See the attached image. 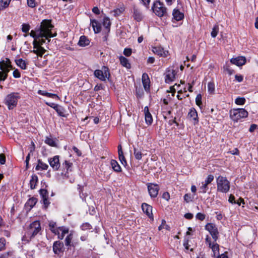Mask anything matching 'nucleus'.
Instances as JSON below:
<instances>
[{
	"mask_svg": "<svg viewBox=\"0 0 258 258\" xmlns=\"http://www.w3.org/2000/svg\"><path fill=\"white\" fill-rule=\"evenodd\" d=\"M188 117L194 121L195 124L198 122V113L195 109H190L188 113Z\"/></svg>",
	"mask_w": 258,
	"mask_h": 258,
	"instance_id": "obj_22",
	"label": "nucleus"
},
{
	"mask_svg": "<svg viewBox=\"0 0 258 258\" xmlns=\"http://www.w3.org/2000/svg\"><path fill=\"white\" fill-rule=\"evenodd\" d=\"M7 74H5L2 71H0V81H5L7 78Z\"/></svg>",
	"mask_w": 258,
	"mask_h": 258,
	"instance_id": "obj_54",
	"label": "nucleus"
},
{
	"mask_svg": "<svg viewBox=\"0 0 258 258\" xmlns=\"http://www.w3.org/2000/svg\"><path fill=\"white\" fill-rule=\"evenodd\" d=\"M172 15L173 18L177 21L181 20L184 17L183 14L176 9H174L173 11Z\"/></svg>",
	"mask_w": 258,
	"mask_h": 258,
	"instance_id": "obj_23",
	"label": "nucleus"
},
{
	"mask_svg": "<svg viewBox=\"0 0 258 258\" xmlns=\"http://www.w3.org/2000/svg\"><path fill=\"white\" fill-rule=\"evenodd\" d=\"M45 143L51 147H56V143L54 139L46 137Z\"/></svg>",
	"mask_w": 258,
	"mask_h": 258,
	"instance_id": "obj_35",
	"label": "nucleus"
},
{
	"mask_svg": "<svg viewBox=\"0 0 258 258\" xmlns=\"http://www.w3.org/2000/svg\"><path fill=\"white\" fill-rule=\"evenodd\" d=\"M145 119L146 123L148 125L152 124L153 122V118L151 114L149 112V108L146 106L144 108Z\"/></svg>",
	"mask_w": 258,
	"mask_h": 258,
	"instance_id": "obj_17",
	"label": "nucleus"
},
{
	"mask_svg": "<svg viewBox=\"0 0 258 258\" xmlns=\"http://www.w3.org/2000/svg\"><path fill=\"white\" fill-rule=\"evenodd\" d=\"M162 198L165 200L168 201L170 198L169 194L168 192H165L162 195Z\"/></svg>",
	"mask_w": 258,
	"mask_h": 258,
	"instance_id": "obj_62",
	"label": "nucleus"
},
{
	"mask_svg": "<svg viewBox=\"0 0 258 258\" xmlns=\"http://www.w3.org/2000/svg\"><path fill=\"white\" fill-rule=\"evenodd\" d=\"M219 32V26L218 25H215L214 26L212 31L211 32V36L213 38H215Z\"/></svg>",
	"mask_w": 258,
	"mask_h": 258,
	"instance_id": "obj_38",
	"label": "nucleus"
},
{
	"mask_svg": "<svg viewBox=\"0 0 258 258\" xmlns=\"http://www.w3.org/2000/svg\"><path fill=\"white\" fill-rule=\"evenodd\" d=\"M73 164L68 161H65L64 163H62V167L64 169L67 170V171H71V169Z\"/></svg>",
	"mask_w": 258,
	"mask_h": 258,
	"instance_id": "obj_37",
	"label": "nucleus"
},
{
	"mask_svg": "<svg viewBox=\"0 0 258 258\" xmlns=\"http://www.w3.org/2000/svg\"><path fill=\"white\" fill-rule=\"evenodd\" d=\"M13 76L15 78H19L21 77L20 73L18 70L16 69L13 72Z\"/></svg>",
	"mask_w": 258,
	"mask_h": 258,
	"instance_id": "obj_56",
	"label": "nucleus"
},
{
	"mask_svg": "<svg viewBox=\"0 0 258 258\" xmlns=\"http://www.w3.org/2000/svg\"><path fill=\"white\" fill-rule=\"evenodd\" d=\"M41 230L40 223L38 221H35L30 224L23 239H27L30 240L34 237Z\"/></svg>",
	"mask_w": 258,
	"mask_h": 258,
	"instance_id": "obj_2",
	"label": "nucleus"
},
{
	"mask_svg": "<svg viewBox=\"0 0 258 258\" xmlns=\"http://www.w3.org/2000/svg\"><path fill=\"white\" fill-rule=\"evenodd\" d=\"M219 246L218 244L213 242L211 245V246H210L209 247L211 248L212 251L215 253L216 251H219Z\"/></svg>",
	"mask_w": 258,
	"mask_h": 258,
	"instance_id": "obj_47",
	"label": "nucleus"
},
{
	"mask_svg": "<svg viewBox=\"0 0 258 258\" xmlns=\"http://www.w3.org/2000/svg\"><path fill=\"white\" fill-rule=\"evenodd\" d=\"M245 99L244 97H237L235 100V103L237 105H242L245 103Z\"/></svg>",
	"mask_w": 258,
	"mask_h": 258,
	"instance_id": "obj_40",
	"label": "nucleus"
},
{
	"mask_svg": "<svg viewBox=\"0 0 258 258\" xmlns=\"http://www.w3.org/2000/svg\"><path fill=\"white\" fill-rule=\"evenodd\" d=\"M228 201L231 204H235L236 203V201L235 200V197L232 195H230Z\"/></svg>",
	"mask_w": 258,
	"mask_h": 258,
	"instance_id": "obj_59",
	"label": "nucleus"
},
{
	"mask_svg": "<svg viewBox=\"0 0 258 258\" xmlns=\"http://www.w3.org/2000/svg\"><path fill=\"white\" fill-rule=\"evenodd\" d=\"M39 192L42 199L48 198V192L47 190L45 189H41L39 190Z\"/></svg>",
	"mask_w": 258,
	"mask_h": 258,
	"instance_id": "obj_43",
	"label": "nucleus"
},
{
	"mask_svg": "<svg viewBox=\"0 0 258 258\" xmlns=\"http://www.w3.org/2000/svg\"><path fill=\"white\" fill-rule=\"evenodd\" d=\"M91 24L95 33H98L100 32L101 30V24L98 22V21L94 19H91Z\"/></svg>",
	"mask_w": 258,
	"mask_h": 258,
	"instance_id": "obj_19",
	"label": "nucleus"
},
{
	"mask_svg": "<svg viewBox=\"0 0 258 258\" xmlns=\"http://www.w3.org/2000/svg\"><path fill=\"white\" fill-rule=\"evenodd\" d=\"M235 79L238 82H241L243 80V76H241V75H236L235 76Z\"/></svg>",
	"mask_w": 258,
	"mask_h": 258,
	"instance_id": "obj_64",
	"label": "nucleus"
},
{
	"mask_svg": "<svg viewBox=\"0 0 258 258\" xmlns=\"http://www.w3.org/2000/svg\"><path fill=\"white\" fill-rule=\"evenodd\" d=\"M152 51L155 54L162 57H166L168 54V52L165 51L161 46L153 47Z\"/></svg>",
	"mask_w": 258,
	"mask_h": 258,
	"instance_id": "obj_16",
	"label": "nucleus"
},
{
	"mask_svg": "<svg viewBox=\"0 0 258 258\" xmlns=\"http://www.w3.org/2000/svg\"><path fill=\"white\" fill-rule=\"evenodd\" d=\"M102 25L104 27L107 35L109 33L110 30L111 22L109 18L107 17H105L103 19Z\"/></svg>",
	"mask_w": 258,
	"mask_h": 258,
	"instance_id": "obj_18",
	"label": "nucleus"
},
{
	"mask_svg": "<svg viewBox=\"0 0 258 258\" xmlns=\"http://www.w3.org/2000/svg\"><path fill=\"white\" fill-rule=\"evenodd\" d=\"M248 112L243 108L233 109L230 111V118L234 121H237L242 118L248 116Z\"/></svg>",
	"mask_w": 258,
	"mask_h": 258,
	"instance_id": "obj_4",
	"label": "nucleus"
},
{
	"mask_svg": "<svg viewBox=\"0 0 258 258\" xmlns=\"http://www.w3.org/2000/svg\"><path fill=\"white\" fill-rule=\"evenodd\" d=\"M134 155L135 157V158L137 160H140L142 159V155H143V154L142 153V150L141 149H138L137 148H134Z\"/></svg>",
	"mask_w": 258,
	"mask_h": 258,
	"instance_id": "obj_29",
	"label": "nucleus"
},
{
	"mask_svg": "<svg viewBox=\"0 0 258 258\" xmlns=\"http://www.w3.org/2000/svg\"><path fill=\"white\" fill-rule=\"evenodd\" d=\"M208 190V185L204 182H202V185L199 188V192L205 194Z\"/></svg>",
	"mask_w": 258,
	"mask_h": 258,
	"instance_id": "obj_36",
	"label": "nucleus"
},
{
	"mask_svg": "<svg viewBox=\"0 0 258 258\" xmlns=\"http://www.w3.org/2000/svg\"><path fill=\"white\" fill-rule=\"evenodd\" d=\"M149 193L152 198H156L158 194L159 188L156 184L149 183L148 184Z\"/></svg>",
	"mask_w": 258,
	"mask_h": 258,
	"instance_id": "obj_12",
	"label": "nucleus"
},
{
	"mask_svg": "<svg viewBox=\"0 0 258 258\" xmlns=\"http://www.w3.org/2000/svg\"><path fill=\"white\" fill-rule=\"evenodd\" d=\"M214 178V177L213 175H209L204 182L208 185L213 181Z\"/></svg>",
	"mask_w": 258,
	"mask_h": 258,
	"instance_id": "obj_46",
	"label": "nucleus"
},
{
	"mask_svg": "<svg viewBox=\"0 0 258 258\" xmlns=\"http://www.w3.org/2000/svg\"><path fill=\"white\" fill-rule=\"evenodd\" d=\"M6 239L4 238H0V251H2L6 248Z\"/></svg>",
	"mask_w": 258,
	"mask_h": 258,
	"instance_id": "obj_42",
	"label": "nucleus"
},
{
	"mask_svg": "<svg viewBox=\"0 0 258 258\" xmlns=\"http://www.w3.org/2000/svg\"><path fill=\"white\" fill-rule=\"evenodd\" d=\"M56 112L60 116H64L63 108L60 106L58 109H56Z\"/></svg>",
	"mask_w": 258,
	"mask_h": 258,
	"instance_id": "obj_53",
	"label": "nucleus"
},
{
	"mask_svg": "<svg viewBox=\"0 0 258 258\" xmlns=\"http://www.w3.org/2000/svg\"><path fill=\"white\" fill-rule=\"evenodd\" d=\"M73 234L70 233V234H69L66 238L65 239V240H64V242H65V245L66 246H71V243H72V240L73 239Z\"/></svg>",
	"mask_w": 258,
	"mask_h": 258,
	"instance_id": "obj_39",
	"label": "nucleus"
},
{
	"mask_svg": "<svg viewBox=\"0 0 258 258\" xmlns=\"http://www.w3.org/2000/svg\"><path fill=\"white\" fill-rule=\"evenodd\" d=\"M49 162L50 166L54 170H57L60 167L58 156H55L53 158H50Z\"/></svg>",
	"mask_w": 258,
	"mask_h": 258,
	"instance_id": "obj_14",
	"label": "nucleus"
},
{
	"mask_svg": "<svg viewBox=\"0 0 258 258\" xmlns=\"http://www.w3.org/2000/svg\"><path fill=\"white\" fill-rule=\"evenodd\" d=\"M42 200L43 201V204L45 206V208H47V206L49 205V204H50V203L49 202L48 200V198H42Z\"/></svg>",
	"mask_w": 258,
	"mask_h": 258,
	"instance_id": "obj_61",
	"label": "nucleus"
},
{
	"mask_svg": "<svg viewBox=\"0 0 258 258\" xmlns=\"http://www.w3.org/2000/svg\"><path fill=\"white\" fill-rule=\"evenodd\" d=\"M9 0H1L0 1V10H3L8 7L10 4Z\"/></svg>",
	"mask_w": 258,
	"mask_h": 258,
	"instance_id": "obj_34",
	"label": "nucleus"
},
{
	"mask_svg": "<svg viewBox=\"0 0 258 258\" xmlns=\"http://www.w3.org/2000/svg\"><path fill=\"white\" fill-rule=\"evenodd\" d=\"M64 250L63 242L60 241H56L53 244V251L55 254H59L63 252Z\"/></svg>",
	"mask_w": 258,
	"mask_h": 258,
	"instance_id": "obj_11",
	"label": "nucleus"
},
{
	"mask_svg": "<svg viewBox=\"0 0 258 258\" xmlns=\"http://www.w3.org/2000/svg\"><path fill=\"white\" fill-rule=\"evenodd\" d=\"M39 28L36 30V31L31 30L30 33V36L34 38V40H36V38L38 36Z\"/></svg>",
	"mask_w": 258,
	"mask_h": 258,
	"instance_id": "obj_44",
	"label": "nucleus"
},
{
	"mask_svg": "<svg viewBox=\"0 0 258 258\" xmlns=\"http://www.w3.org/2000/svg\"><path fill=\"white\" fill-rule=\"evenodd\" d=\"M133 10L134 19L138 22L141 21L143 19V15L141 11L135 7L134 8Z\"/></svg>",
	"mask_w": 258,
	"mask_h": 258,
	"instance_id": "obj_24",
	"label": "nucleus"
},
{
	"mask_svg": "<svg viewBox=\"0 0 258 258\" xmlns=\"http://www.w3.org/2000/svg\"><path fill=\"white\" fill-rule=\"evenodd\" d=\"M176 73L175 71L171 67L168 68L165 74V82L166 83L169 84L171 82L174 81L175 79V76Z\"/></svg>",
	"mask_w": 258,
	"mask_h": 258,
	"instance_id": "obj_9",
	"label": "nucleus"
},
{
	"mask_svg": "<svg viewBox=\"0 0 258 258\" xmlns=\"http://www.w3.org/2000/svg\"><path fill=\"white\" fill-rule=\"evenodd\" d=\"M38 182V176L36 174H33L31 176V179L30 180V187L31 189L35 188L37 183Z\"/></svg>",
	"mask_w": 258,
	"mask_h": 258,
	"instance_id": "obj_26",
	"label": "nucleus"
},
{
	"mask_svg": "<svg viewBox=\"0 0 258 258\" xmlns=\"http://www.w3.org/2000/svg\"><path fill=\"white\" fill-rule=\"evenodd\" d=\"M208 89L210 93L213 94L215 91V85L213 82H209L208 84Z\"/></svg>",
	"mask_w": 258,
	"mask_h": 258,
	"instance_id": "obj_41",
	"label": "nucleus"
},
{
	"mask_svg": "<svg viewBox=\"0 0 258 258\" xmlns=\"http://www.w3.org/2000/svg\"><path fill=\"white\" fill-rule=\"evenodd\" d=\"M217 190L222 192H227L230 188V184L226 177L219 176L217 178Z\"/></svg>",
	"mask_w": 258,
	"mask_h": 258,
	"instance_id": "obj_5",
	"label": "nucleus"
},
{
	"mask_svg": "<svg viewBox=\"0 0 258 258\" xmlns=\"http://www.w3.org/2000/svg\"><path fill=\"white\" fill-rule=\"evenodd\" d=\"M49 229L51 231L55 234L58 233V230H59L58 227H56V222L51 221L49 223Z\"/></svg>",
	"mask_w": 258,
	"mask_h": 258,
	"instance_id": "obj_28",
	"label": "nucleus"
},
{
	"mask_svg": "<svg viewBox=\"0 0 258 258\" xmlns=\"http://www.w3.org/2000/svg\"><path fill=\"white\" fill-rule=\"evenodd\" d=\"M90 43L89 40L85 36H81L78 42V45L80 46L84 47Z\"/></svg>",
	"mask_w": 258,
	"mask_h": 258,
	"instance_id": "obj_25",
	"label": "nucleus"
},
{
	"mask_svg": "<svg viewBox=\"0 0 258 258\" xmlns=\"http://www.w3.org/2000/svg\"><path fill=\"white\" fill-rule=\"evenodd\" d=\"M120 63L124 67L130 69L131 68V64L128 62V60L124 56H121L119 57Z\"/></svg>",
	"mask_w": 258,
	"mask_h": 258,
	"instance_id": "obj_30",
	"label": "nucleus"
},
{
	"mask_svg": "<svg viewBox=\"0 0 258 258\" xmlns=\"http://www.w3.org/2000/svg\"><path fill=\"white\" fill-rule=\"evenodd\" d=\"M19 98V93H12L6 97L5 100V104L8 106L9 109H12L16 106Z\"/></svg>",
	"mask_w": 258,
	"mask_h": 258,
	"instance_id": "obj_6",
	"label": "nucleus"
},
{
	"mask_svg": "<svg viewBox=\"0 0 258 258\" xmlns=\"http://www.w3.org/2000/svg\"><path fill=\"white\" fill-rule=\"evenodd\" d=\"M184 200L185 201H186L187 203L189 202L190 201H191L192 200L191 199V197L189 194H186L184 196Z\"/></svg>",
	"mask_w": 258,
	"mask_h": 258,
	"instance_id": "obj_58",
	"label": "nucleus"
},
{
	"mask_svg": "<svg viewBox=\"0 0 258 258\" xmlns=\"http://www.w3.org/2000/svg\"><path fill=\"white\" fill-rule=\"evenodd\" d=\"M6 163V157L4 154H0V163L4 164Z\"/></svg>",
	"mask_w": 258,
	"mask_h": 258,
	"instance_id": "obj_57",
	"label": "nucleus"
},
{
	"mask_svg": "<svg viewBox=\"0 0 258 258\" xmlns=\"http://www.w3.org/2000/svg\"><path fill=\"white\" fill-rule=\"evenodd\" d=\"M118 156H119V160L121 162V163L124 165H126V164H127L125 158L123 155V153L118 154Z\"/></svg>",
	"mask_w": 258,
	"mask_h": 258,
	"instance_id": "obj_48",
	"label": "nucleus"
},
{
	"mask_svg": "<svg viewBox=\"0 0 258 258\" xmlns=\"http://www.w3.org/2000/svg\"><path fill=\"white\" fill-rule=\"evenodd\" d=\"M30 26L28 24H23L22 25V31L23 32L27 33L29 31Z\"/></svg>",
	"mask_w": 258,
	"mask_h": 258,
	"instance_id": "obj_45",
	"label": "nucleus"
},
{
	"mask_svg": "<svg viewBox=\"0 0 258 258\" xmlns=\"http://www.w3.org/2000/svg\"><path fill=\"white\" fill-rule=\"evenodd\" d=\"M47 97L52 98L53 99H58V96L56 94L50 93H48L47 94Z\"/></svg>",
	"mask_w": 258,
	"mask_h": 258,
	"instance_id": "obj_60",
	"label": "nucleus"
},
{
	"mask_svg": "<svg viewBox=\"0 0 258 258\" xmlns=\"http://www.w3.org/2000/svg\"><path fill=\"white\" fill-rule=\"evenodd\" d=\"M37 202V199L36 198L32 197L28 200L26 204L28 206L32 208L36 205Z\"/></svg>",
	"mask_w": 258,
	"mask_h": 258,
	"instance_id": "obj_33",
	"label": "nucleus"
},
{
	"mask_svg": "<svg viewBox=\"0 0 258 258\" xmlns=\"http://www.w3.org/2000/svg\"><path fill=\"white\" fill-rule=\"evenodd\" d=\"M59 230H58L57 235L58 238L60 239H62L64 235L69 233V229L63 226L58 227Z\"/></svg>",
	"mask_w": 258,
	"mask_h": 258,
	"instance_id": "obj_20",
	"label": "nucleus"
},
{
	"mask_svg": "<svg viewBox=\"0 0 258 258\" xmlns=\"http://www.w3.org/2000/svg\"><path fill=\"white\" fill-rule=\"evenodd\" d=\"M142 208L144 213L152 220H153V215L152 213V207L146 203H143Z\"/></svg>",
	"mask_w": 258,
	"mask_h": 258,
	"instance_id": "obj_13",
	"label": "nucleus"
},
{
	"mask_svg": "<svg viewBox=\"0 0 258 258\" xmlns=\"http://www.w3.org/2000/svg\"><path fill=\"white\" fill-rule=\"evenodd\" d=\"M12 69V66L11 64V61L9 59L7 58V60H2L0 61V70L5 74H8L10 70Z\"/></svg>",
	"mask_w": 258,
	"mask_h": 258,
	"instance_id": "obj_10",
	"label": "nucleus"
},
{
	"mask_svg": "<svg viewBox=\"0 0 258 258\" xmlns=\"http://www.w3.org/2000/svg\"><path fill=\"white\" fill-rule=\"evenodd\" d=\"M132 52V50L131 48H126L123 50V54L126 56H130L131 55Z\"/></svg>",
	"mask_w": 258,
	"mask_h": 258,
	"instance_id": "obj_51",
	"label": "nucleus"
},
{
	"mask_svg": "<svg viewBox=\"0 0 258 258\" xmlns=\"http://www.w3.org/2000/svg\"><path fill=\"white\" fill-rule=\"evenodd\" d=\"M230 62L237 66H241L246 62V58L244 56H238L235 58H232L230 59Z\"/></svg>",
	"mask_w": 258,
	"mask_h": 258,
	"instance_id": "obj_15",
	"label": "nucleus"
},
{
	"mask_svg": "<svg viewBox=\"0 0 258 258\" xmlns=\"http://www.w3.org/2000/svg\"><path fill=\"white\" fill-rule=\"evenodd\" d=\"M205 229L210 232L214 241L216 242L218 239L219 232L215 225L211 223H208L205 226Z\"/></svg>",
	"mask_w": 258,
	"mask_h": 258,
	"instance_id": "obj_8",
	"label": "nucleus"
},
{
	"mask_svg": "<svg viewBox=\"0 0 258 258\" xmlns=\"http://www.w3.org/2000/svg\"><path fill=\"white\" fill-rule=\"evenodd\" d=\"M153 12L158 17H161L167 15V9L160 0H156L152 7Z\"/></svg>",
	"mask_w": 258,
	"mask_h": 258,
	"instance_id": "obj_3",
	"label": "nucleus"
},
{
	"mask_svg": "<svg viewBox=\"0 0 258 258\" xmlns=\"http://www.w3.org/2000/svg\"><path fill=\"white\" fill-rule=\"evenodd\" d=\"M27 5L30 8H34L36 6L35 0H27Z\"/></svg>",
	"mask_w": 258,
	"mask_h": 258,
	"instance_id": "obj_52",
	"label": "nucleus"
},
{
	"mask_svg": "<svg viewBox=\"0 0 258 258\" xmlns=\"http://www.w3.org/2000/svg\"><path fill=\"white\" fill-rule=\"evenodd\" d=\"M196 102L197 105L200 106L202 105V96L201 94L197 95L196 98Z\"/></svg>",
	"mask_w": 258,
	"mask_h": 258,
	"instance_id": "obj_49",
	"label": "nucleus"
},
{
	"mask_svg": "<svg viewBox=\"0 0 258 258\" xmlns=\"http://www.w3.org/2000/svg\"><path fill=\"white\" fill-rule=\"evenodd\" d=\"M38 164L35 167L36 170H39L40 169L42 170H46L48 168L47 164L43 163L40 160L38 161Z\"/></svg>",
	"mask_w": 258,
	"mask_h": 258,
	"instance_id": "obj_31",
	"label": "nucleus"
},
{
	"mask_svg": "<svg viewBox=\"0 0 258 258\" xmlns=\"http://www.w3.org/2000/svg\"><path fill=\"white\" fill-rule=\"evenodd\" d=\"M183 245L185 247V249H190V250L191 251L193 250V248H189L190 245L188 243V240L186 239L184 240L183 242Z\"/></svg>",
	"mask_w": 258,
	"mask_h": 258,
	"instance_id": "obj_55",
	"label": "nucleus"
},
{
	"mask_svg": "<svg viewBox=\"0 0 258 258\" xmlns=\"http://www.w3.org/2000/svg\"><path fill=\"white\" fill-rule=\"evenodd\" d=\"M16 63L18 66H19L20 68L23 70L26 69L27 66L26 63L23 59L22 58H19L15 60Z\"/></svg>",
	"mask_w": 258,
	"mask_h": 258,
	"instance_id": "obj_32",
	"label": "nucleus"
},
{
	"mask_svg": "<svg viewBox=\"0 0 258 258\" xmlns=\"http://www.w3.org/2000/svg\"><path fill=\"white\" fill-rule=\"evenodd\" d=\"M142 83L144 89L147 90L150 88V80L148 75L146 73H144L142 75Z\"/></svg>",
	"mask_w": 258,
	"mask_h": 258,
	"instance_id": "obj_21",
	"label": "nucleus"
},
{
	"mask_svg": "<svg viewBox=\"0 0 258 258\" xmlns=\"http://www.w3.org/2000/svg\"><path fill=\"white\" fill-rule=\"evenodd\" d=\"M196 217L197 219L203 221L205 219L206 215L201 213H198L197 214Z\"/></svg>",
	"mask_w": 258,
	"mask_h": 258,
	"instance_id": "obj_50",
	"label": "nucleus"
},
{
	"mask_svg": "<svg viewBox=\"0 0 258 258\" xmlns=\"http://www.w3.org/2000/svg\"><path fill=\"white\" fill-rule=\"evenodd\" d=\"M206 243L208 245L209 247L211 246V245L213 244L211 242V238L208 235L207 236V237L206 238Z\"/></svg>",
	"mask_w": 258,
	"mask_h": 258,
	"instance_id": "obj_63",
	"label": "nucleus"
},
{
	"mask_svg": "<svg viewBox=\"0 0 258 258\" xmlns=\"http://www.w3.org/2000/svg\"><path fill=\"white\" fill-rule=\"evenodd\" d=\"M53 26L49 20H44L42 21L39 27L38 36L36 40L33 41L34 49L32 52L42 57L46 51V49L42 45L48 43L50 41V38L56 36V33L53 34L51 30Z\"/></svg>",
	"mask_w": 258,
	"mask_h": 258,
	"instance_id": "obj_1",
	"label": "nucleus"
},
{
	"mask_svg": "<svg viewBox=\"0 0 258 258\" xmlns=\"http://www.w3.org/2000/svg\"><path fill=\"white\" fill-rule=\"evenodd\" d=\"M112 168L116 172H119L121 171V167L117 161L115 160H111L110 162Z\"/></svg>",
	"mask_w": 258,
	"mask_h": 258,
	"instance_id": "obj_27",
	"label": "nucleus"
},
{
	"mask_svg": "<svg viewBox=\"0 0 258 258\" xmlns=\"http://www.w3.org/2000/svg\"><path fill=\"white\" fill-rule=\"evenodd\" d=\"M94 75L95 77L102 81H106V80H109L110 77L109 69L106 67H103L102 70H95Z\"/></svg>",
	"mask_w": 258,
	"mask_h": 258,
	"instance_id": "obj_7",
	"label": "nucleus"
}]
</instances>
